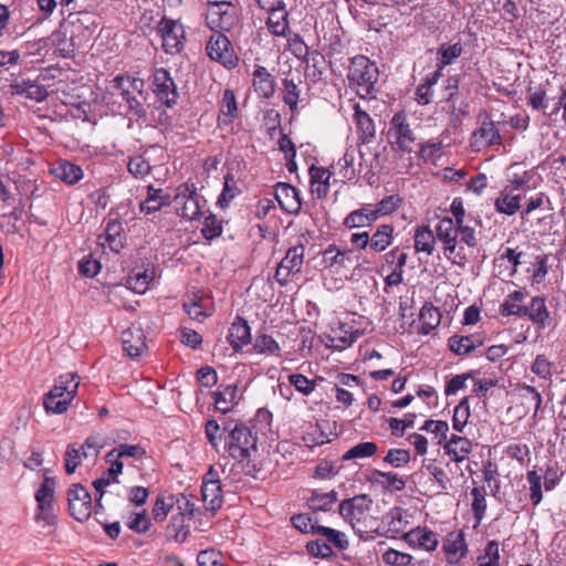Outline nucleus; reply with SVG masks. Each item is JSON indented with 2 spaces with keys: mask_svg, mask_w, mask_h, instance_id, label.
<instances>
[{
  "mask_svg": "<svg viewBox=\"0 0 566 566\" xmlns=\"http://www.w3.org/2000/svg\"><path fill=\"white\" fill-rule=\"evenodd\" d=\"M233 6L228 1H214L208 3L206 21L211 30H229L233 22V15L230 12Z\"/></svg>",
  "mask_w": 566,
  "mask_h": 566,
  "instance_id": "1a4fd4ad",
  "label": "nucleus"
},
{
  "mask_svg": "<svg viewBox=\"0 0 566 566\" xmlns=\"http://www.w3.org/2000/svg\"><path fill=\"white\" fill-rule=\"evenodd\" d=\"M419 321V333L428 335L439 326L441 313L431 302H426L420 310Z\"/></svg>",
  "mask_w": 566,
  "mask_h": 566,
  "instance_id": "5701e85b",
  "label": "nucleus"
},
{
  "mask_svg": "<svg viewBox=\"0 0 566 566\" xmlns=\"http://www.w3.org/2000/svg\"><path fill=\"white\" fill-rule=\"evenodd\" d=\"M151 85L154 94L166 107L171 108L177 104L179 93L175 80L167 69L155 70Z\"/></svg>",
  "mask_w": 566,
  "mask_h": 566,
  "instance_id": "6e6552de",
  "label": "nucleus"
},
{
  "mask_svg": "<svg viewBox=\"0 0 566 566\" xmlns=\"http://www.w3.org/2000/svg\"><path fill=\"white\" fill-rule=\"evenodd\" d=\"M378 451V446L374 441L359 442L348 449L342 457L343 461H350L355 459L370 458Z\"/></svg>",
  "mask_w": 566,
  "mask_h": 566,
  "instance_id": "c03bdc74",
  "label": "nucleus"
},
{
  "mask_svg": "<svg viewBox=\"0 0 566 566\" xmlns=\"http://www.w3.org/2000/svg\"><path fill=\"white\" fill-rule=\"evenodd\" d=\"M180 499L175 494L161 493L157 496L151 514L155 521L163 522L166 520L168 513L174 509L176 504H179Z\"/></svg>",
  "mask_w": 566,
  "mask_h": 566,
  "instance_id": "2f4dec72",
  "label": "nucleus"
},
{
  "mask_svg": "<svg viewBox=\"0 0 566 566\" xmlns=\"http://www.w3.org/2000/svg\"><path fill=\"white\" fill-rule=\"evenodd\" d=\"M200 199L201 197L198 195L195 200H189L187 203H184V207L177 208V213L187 220L199 219L202 214Z\"/></svg>",
  "mask_w": 566,
  "mask_h": 566,
  "instance_id": "338daca9",
  "label": "nucleus"
},
{
  "mask_svg": "<svg viewBox=\"0 0 566 566\" xmlns=\"http://www.w3.org/2000/svg\"><path fill=\"white\" fill-rule=\"evenodd\" d=\"M412 556L408 553H402L394 548H388L382 554V562L390 566H410L412 563Z\"/></svg>",
  "mask_w": 566,
  "mask_h": 566,
  "instance_id": "680f3d73",
  "label": "nucleus"
},
{
  "mask_svg": "<svg viewBox=\"0 0 566 566\" xmlns=\"http://www.w3.org/2000/svg\"><path fill=\"white\" fill-rule=\"evenodd\" d=\"M308 174L312 192L315 193L318 199L325 198L329 191V178L332 174L324 167L315 165L310 167Z\"/></svg>",
  "mask_w": 566,
  "mask_h": 566,
  "instance_id": "aec40b11",
  "label": "nucleus"
},
{
  "mask_svg": "<svg viewBox=\"0 0 566 566\" xmlns=\"http://www.w3.org/2000/svg\"><path fill=\"white\" fill-rule=\"evenodd\" d=\"M127 527L137 534H144L149 531L151 520L146 510L140 512H133L126 523Z\"/></svg>",
  "mask_w": 566,
  "mask_h": 566,
  "instance_id": "603ef678",
  "label": "nucleus"
},
{
  "mask_svg": "<svg viewBox=\"0 0 566 566\" xmlns=\"http://www.w3.org/2000/svg\"><path fill=\"white\" fill-rule=\"evenodd\" d=\"M419 150L417 153V157L419 160H422L423 163L428 161H436L438 158V153L442 148V142L437 140H428V142H421L418 144Z\"/></svg>",
  "mask_w": 566,
  "mask_h": 566,
  "instance_id": "5fc2aeb1",
  "label": "nucleus"
},
{
  "mask_svg": "<svg viewBox=\"0 0 566 566\" xmlns=\"http://www.w3.org/2000/svg\"><path fill=\"white\" fill-rule=\"evenodd\" d=\"M483 345L482 339H474L472 335H452L448 339V348L458 356L469 355Z\"/></svg>",
  "mask_w": 566,
  "mask_h": 566,
  "instance_id": "393cba45",
  "label": "nucleus"
},
{
  "mask_svg": "<svg viewBox=\"0 0 566 566\" xmlns=\"http://www.w3.org/2000/svg\"><path fill=\"white\" fill-rule=\"evenodd\" d=\"M238 117V105L234 92L227 88L223 92L220 114L218 116V126H227L233 123Z\"/></svg>",
  "mask_w": 566,
  "mask_h": 566,
  "instance_id": "b1692460",
  "label": "nucleus"
},
{
  "mask_svg": "<svg viewBox=\"0 0 566 566\" xmlns=\"http://www.w3.org/2000/svg\"><path fill=\"white\" fill-rule=\"evenodd\" d=\"M64 25H65V21H63L60 24V28L51 34L49 40H51L52 43L56 46V50L59 51L60 56H62L64 59H69V57H72L74 54L75 45L73 43V36L71 38L70 41H67L66 31H63ZM46 42H48V39L42 38L35 44H39V45L43 44L45 46Z\"/></svg>",
  "mask_w": 566,
  "mask_h": 566,
  "instance_id": "412c9836",
  "label": "nucleus"
},
{
  "mask_svg": "<svg viewBox=\"0 0 566 566\" xmlns=\"http://www.w3.org/2000/svg\"><path fill=\"white\" fill-rule=\"evenodd\" d=\"M289 382L304 396H310L313 392V382L303 374H291Z\"/></svg>",
  "mask_w": 566,
  "mask_h": 566,
  "instance_id": "774afa93",
  "label": "nucleus"
},
{
  "mask_svg": "<svg viewBox=\"0 0 566 566\" xmlns=\"http://www.w3.org/2000/svg\"><path fill=\"white\" fill-rule=\"evenodd\" d=\"M332 428H336V422H331L329 420L317 421L313 432L307 433V437H305L304 440L310 442L312 446H323L331 441L327 431L332 433Z\"/></svg>",
  "mask_w": 566,
  "mask_h": 566,
  "instance_id": "a19ab883",
  "label": "nucleus"
},
{
  "mask_svg": "<svg viewBox=\"0 0 566 566\" xmlns=\"http://www.w3.org/2000/svg\"><path fill=\"white\" fill-rule=\"evenodd\" d=\"M127 169L137 179H143L151 171L149 160L143 155L129 157Z\"/></svg>",
  "mask_w": 566,
  "mask_h": 566,
  "instance_id": "6e6d98bb",
  "label": "nucleus"
},
{
  "mask_svg": "<svg viewBox=\"0 0 566 566\" xmlns=\"http://www.w3.org/2000/svg\"><path fill=\"white\" fill-rule=\"evenodd\" d=\"M14 88L18 94H24L27 98L35 102H43L49 96L44 85L29 78L17 83Z\"/></svg>",
  "mask_w": 566,
  "mask_h": 566,
  "instance_id": "c756f323",
  "label": "nucleus"
},
{
  "mask_svg": "<svg viewBox=\"0 0 566 566\" xmlns=\"http://www.w3.org/2000/svg\"><path fill=\"white\" fill-rule=\"evenodd\" d=\"M350 253L352 250H340L336 244L328 245L322 252L325 268H333L335 265H338L339 268H346V261H350Z\"/></svg>",
  "mask_w": 566,
  "mask_h": 566,
  "instance_id": "58836bf2",
  "label": "nucleus"
},
{
  "mask_svg": "<svg viewBox=\"0 0 566 566\" xmlns=\"http://www.w3.org/2000/svg\"><path fill=\"white\" fill-rule=\"evenodd\" d=\"M423 467L426 468L427 472L434 479L436 483L438 484L441 492H447L450 486V479L447 475L443 468H441L437 460H429L428 463H426V460L423 461Z\"/></svg>",
  "mask_w": 566,
  "mask_h": 566,
  "instance_id": "8fccbe9b",
  "label": "nucleus"
},
{
  "mask_svg": "<svg viewBox=\"0 0 566 566\" xmlns=\"http://www.w3.org/2000/svg\"><path fill=\"white\" fill-rule=\"evenodd\" d=\"M304 252L305 247L302 243L289 248L285 256L280 262V268H285V271L292 275L300 273L304 261Z\"/></svg>",
  "mask_w": 566,
  "mask_h": 566,
  "instance_id": "cd10ccee",
  "label": "nucleus"
},
{
  "mask_svg": "<svg viewBox=\"0 0 566 566\" xmlns=\"http://www.w3.org/2000/svg\"><path fill=\"white\" fill-rule=\"evenodd\" d=\"M387 140L395 153L410 154L413 151L411 144L417 140V137L403 111L397 112L390 119Z\"/></svg>",
  "mask_w": 566,
  "mask_h": 566,
  "instance_id": "7ed1b4c3",
  "label": "nucleus"
},
{
  "mask_svg": "<svg viewBox=\"0 0 566 566\" xmlns=\"http://www.w3.org/2000/svg\"><path fill=\"white\" fill-rule=\"evenodd\" d=\"M371 500L367 494L356 495L343 500L338 505V514L345 520L352 522L356 517V512L361 515L369 510Z\"/></svg>",
  "mask_w": 566,
  "mask_h": 566,
  "instance_id": "f3484780",
  "label": "nucleus"
},
{
  "mask_svg": "<svg viewBox=\"0 0 566 566\" xmlns=\"http://www.w3.org/2000/svg\"><path fill=\"white\" fill-rule=\"evenodd\" d=\"M287 42L293 55L296 59L306 63L310 62V48L306 45L303 38L298 33H294L292 36H289Z\"/></svg>",
  "mask_w": 566,
  "mask_h": 566,
  "instance_id": "13d9d810",
  "label": "nucleus"
},
{
  "mask_svg": "<svg viewBox=\"0 0 566 566\" xmlns=\"http://www.w3.org/2000/svg\"><path fill=\"white\" fill-rule=\"evenodd\" d=\"M401 539L412 548H422L427 552L436 551L439 544L436 533L428 527L421 526L403 533Z\"/></svg>",
  "mask_w": 566,
  "mask_h": 566,
  "instance_id": "f8f14e48",
  "label": "nucleus"
},
{
  "mask_svg": "<svg viewBox=\"0 0 566 566\" xmlns=\"http://www.w3.org/2000/svg\"><path fill=\"white\" fill-rule=\"evenodd\" d=\"M354 120L356 123L358 139L361 144H368L376 135L374 119L358 103L354 105Z\"/></svg>",
  "mask_w": 566,
  "mask_h": 566,
  "instance_id": "6ab92c4d",
  "label": "nucleus"
},
{
  "mask_svg": "<svg viewBox=\"0 0 566 566\" xmlns=\"http://www.w3.org/2000/svg\"><path fill=\"white\" fill-rule=\"evenodd\" d=\"M126 233L119 218L109 219L103 234L98 235V243H107L112 252L119 253L125 247Z\"/></svg>",
  "mask_w": 566,
  "mask_h": 566,
  "instance_id": "9b49d317",
  "label": "nucleus"
},
{
  "mask_svg": "<svg viewBox=\"0 0 566 566\" xmlns=\"http://www.w3.org/2000/svg\"><path fill=\"white\" fill-rule=\"evenodd\" d=\"M411 460L410 451L407 449H389L382 461L392 468H402Z\"/></svg>",
  "mask_w": 566,
  "mask_h": 566,
  "instance_id": "052dcab7",
  "label": "nucleus"
},
{
  "mask_svg": "<svg viewBox=\"0 0 566 566\" xmlns=\"http://www.w3.org/2000/svg\"><path fill=\"white\" fill-rule=\"evenodd\" d=\"M472 451V442L467 437L450 449V451L444 452L450 457V459L455 462H462Z\"/></svg>",
  "mask_w": 566,
  "mask_h": 566,
  "instance_id": "0e129e2a",
  "label": "nucleus"
},
{
  "mask_svg": "<svg viewBox=\"0 0 566 566\" xmlns=\"http://www.w3.org/2000/svg\"><path fill=\"white\" fill-rule=\"evenodd\" d=\"M155 277L154 268L144 269L143 271L133 270L127 276V286L136 293H144L149 286V283Z\"/></svg>",
  "mask_w": 566,
  "mask_h": 566,
  "instance_id": "473e14b6",
  "label": "nucleus"
},
{
  "mask_svg": "<svg viewBox=\"0 0 566 566\" xmlns=\"http://www.w3.org/2000/svg\"><path fill=\"white\" fill-rule=\"evenodd\" d=\"M201 495L207 510L216 513L222 507L223 495L221 483L201 485Z\"/></svg>",
  "mask_w": 566,
  "mask_h": 566,
  "instance_id": "72a5a7b5",
  "label": "nucleus"
},
{
  "mask_svg": "<svg viewBox=\"0 0 566 566\" xmlns=\"http://www.w3.org/2000/svg\"><path fill=\"white\" fill-rule=\"evenodd\" d=\"M471 495L473 497L471 510L475 520L474 528H476L482 520L484 518L486 512V500H485V489L484 486H475L471 490Z\"/></svg>",
  "mask_w": 566,
  "mask_h": 566,
  "instance_id": "a18cd8bd",
  "label": "nucleus"
},
{
  "mask_svg": "<svg viewBox=\"0 0 566 566\" xmlns=\"http://www.w3.org/2000/svg\"><path fill=\"white\" fill-rule=\"evenodd\" d=\"M202 237L211 242L218 238H220L223 233V220L219 219L214 213L210 212L203 221V226L201 228Z\"/></svg>",
  "mask_w": 566,
  "mask_h": 566,
  "instance_id": "49530a36",
  "label": "nucleus"
},
{
  "mask_svg": "<svg viewBox=\"0 0 566 566\" xmlns=\"http://www.w3.org/2000/svg\"><path fill=\"white\" fill-rule=\"evenodd\" d=\"M348 61L347 80L349 87L355 88L360 98H376L375 84L379 77L376 63L363 54L355 55Z\"/></svg>",
  "mask_w": 566,
  "mask_h": 566,
  "instance_id": "f257e3e1",
  "label": "nucleus"
},
{
  "mask_svg": "<svg viewBox=\"0 0 566 566\" xmlns=\"http://www.w3.org/2000/svg\"><path fill=\"white\" fill-rule=\"evenodd\" d=\"M314 530L316 531V535L323 536L325 542L338 551H346L348 548L349 542L345 533L324 525H321V527H316Z\"/></svg>",
  "mask_w": 566,
  "mask_h": 566,
  "instance_id": "ea45409f",
  "label": "nucleus"
},
{
  "mask_svg": "<svg viewBox=\"0 0 566 566\" xmlns=\"http://www.w3.org/2000/svg\"><path fill=\"white\" fill-rule=\"evenodd\" d=\"M78 376L73 373L61 375L50 391L43 397L46 412L64 413L77 394Z\"/></svg>",
  "mask_w": 566,
  "mask_h": 566,
  "instance_id": "f03ea898",
  "label": "nucleus"
},
{
  "mask_svg": "<svg viewBox=\"0 0 566 566\" xmlns=\"http://www.w3.org/2000/svg\"><path fill=\"white\" fill-rule=\"evenodd\" d=\"M253 349L259 354L266 355H274L281 350L279 343L268 334L256 335Z\"/></svg>",
  "mask_w": 566,
  "mask_h": 566,
  "instance_id": "4d7b16f0",
  "label": "nucleus"
},
{
  "mask_svg": "<svg viewBox=\"0 0 566 566\" xmlns=\"http://www.w3.org/2000/svg\"><path fill=\"white\" fill-rule=\"evenodd\" d=\"M157 32L163 39V49L166 53L174 55L184 50L186 31L178 20L164 15L158 23Z\"/></svg>",
  "mask_w": 566,
  "mask_h": 566,
  "instance_id": "39448f33",
  "label": "nucleus"
},
{
  "mask_svg": "<svg viewBox=\"0 0 566 566\" xmlns=\"http://www.w3.org/2000/svg\"><path fill=\"white\" fill-rule=\"evenodd\" d=\"M463 53V46L460 41L453 44L442 43L437 50L439 69H446Z\"/></svg>",
  "mask_w": 566,
  "mask_h": 566,
  "instance_id": "e433bc0d",
  "label": "nucleus"
},
{
  "mask_svg": "<svg viewBox=\"0 0 566 566\" xmlns=\"http://www.w3.org/2000/svg\"><path fill=\"white\" fill-rule=\"evenodd\" d=\"M521 196L512 195L510 191V187L506 186L502 191L500 197L495 200V209L500 213H504L507 216L515 214L521 208Z\"/></svg>",
  "mask_w": 566,
  "mask_h": 566,
  "instance_id": "7c9ffc66",
  "label": "nucleus"
},
{
  "mask_svg": "<svg viewBox=\"0 0 566 566\" xmlns=\"http://www.w3.org/2000/svg\"><path fill=\"white\" fill-rule=\"evenodd\" d=\"M207 55L219 62L224 67L231 70L238 65L239 57L235 54L232 43L227 35L221 32L212 34L206 45Z\"/></svg>",
  "mask_w": 566,
  "mask_h": 566,
  "instance_id": "423d86ee",
  "label": "nucleus"
},
{
  "mask_svg": "<svg viewBox=\"0 0 566 566\" xmlns=\"http://www.w3.org/2000/svg\"><path fill=\"white\" fill-rule=\"evenodd\" d=\"M405 513L406 510L400 506H395L384 516V522H387L388 525V528L385 532L386 537L394 539L398 538V535L408 524Z\"/></svg>",
  "mask_w": 566,
  "mask_h": 566,
  "instance_id": "4be33fe9",
  "label": "nucleus"
},
{
  "mask_svg": "<svg viewBox=\"0 0 566 566\" xmlns=\"http://www.w3.org/2000/svg\"><path fill=\"white\" fill-rule=\"evenodd\" d=\"M291 524L302 534H315L314 528L321 527L319 524L313 522V516L310 513H298L291 516Z\"/></svg>",
  "mask_w": 566,
  "mask_h": 566,
  "instance_id": "864d4df0",
  "label": "nucleus"
},
{
  "mask_svg": "<svg viewBox=\"0 0 566 566\" xmlns=\"http://www.w3.org/2000/svg\"><path fill=\"white\" fill-rule=\"evenodd\" d=\"M436 244V237L429 226H420L415 232V249L417 252L432 254Z\"/></svg>",
  "mask_w": 566,
  "mask_h": 566,
  "instance_id": "4c0bfd02",
  "label": "nucleus"
},
{
  "mask_svg": "<svg viewBox=\"0 0 566 566\" xmlns=\"http://www.w3.org/2000/svg\"><path fill=\"white\" fill-rule=\"evenodd\" d=\"M471 416L470 396L463 397L453 410L452 427L458 432H463Z\"/></svg>",
  "mask_w": 566,
  "mask_h": 566,
  "instance_id": "37998d69",
  "label": "nucleus"
},
{
  "mask_svg": "<svg viewBox=\"0 0 566 566\" xmlns=\"http://www.w3.org/2000/svg\"><path fill=\"white\" fill-rule=\"evenodd\" d=\"M124 352L130 358H138L147 349L146 336L142 327L132 325L122 333Z\"/></svg>",
  "mask_w": 566,
  "mask_h": 566,
  "instance_id": "4468645a",
  "label": "nucleus"
},
{
  "mask_svg": "<svg viewBox=\"0 0 566 566\" xmlns=\"http://www.w3.org/2000/svg\"><path fill=\"white\" fill-rule=\"evenodd\" d=\"M258 437L245 424L239 423L231 429V437L226 438V449L230 457L239 462L250 458L251 450H256Z\"/></svg>",
  "mask_w": 566,
  "mask_h": 566,
  "instance_id": "20e7f679",
  "label": "nucleus"
},
{
  "mask_svg": "<svg viewBox=\"0 0 566 566\" xmlns=\"http://www.w3.org/2000/svg\"><path fill=\"white\" fill-rule=\"evenodd\" d=\"M55 478L45 475L34 495L36 504H53L55 499Z\"/></svg>",
  "mask_w": 566,
  "mask_h": 566,
  "instance_id": "09e8293b",
  "label": "nucleus"
},
{
  "mask_svg": "<svg viewBox=\"0 0 566 566\" xmlns=\"http://www.w3.org/2000/svg\"><path fill=\"white\" fill-rule=\"evenodd\" d=\"M305 549L307 555L313 558L331 559L335 557L332 546L322 538L308 541L305 545Z\"/></svg>",
  "mask_w": 566,
  "mask_h": 566,
  "instance_id": "de8ad7c7",
  "label": "nucleus"
},
{
  "mask_svg": "<svg viewBox=\"0 0 566 566\" xmlns=\"http://www.w3.org/2000/svg\"><path fill=\"white\" fill-rule=\"evenodd\" d=\"M394 230L390 223L379 224L370 235V250L375 253L384 252L392 243Z\"/></svg>",
  "mask_w": 566,
  "mask_h": 566,
  "instance_id": "bb28decb",
  "label": "nucleus"
},
{
  "mask_svg": "<svg viewBox=\"0 0 566 566\" xmlns=\"http://www.w3.org/2000/svg\"><path fill=\"white\" fill-rule=\"evenodd\" d=\"M51 172L66 185H75L83 178V169L81 166L69 160H62L59 165L51 169Z\"/></svg>",
  "mask_w": 566,
  "mask_h": 566,
  "instance_id": "a878e982",
  "label": "nucleus"
},
{
  "mask_svg": "<svg viewBox=\"0 0 566 566\" xmlns=\"http://www.w3.org/2000/svg\"><path fill=\"white\" fill-rule=\"evenodd\" d=\"M227 340L234 353L242 352L245 345H249L252 340L251 328L248 321L237 315L231 326L229 327Z\"/></svg>",
  "mask_w": 566,
  "mask_h": 566,
  "instance_id": "ddd939ff",
  "label": "nucleus"
},
{
  "mask_svg": "<svg viewBox=\"0 0 566 566\" xmlns=\"http://www.w3.org/2000/svg\"><path fill=\"white\" fill-rule=\"evenodd\" d=\"M223 189L218 197L217 205L221 209H227L237 196L241 193V189L237 186L233 174L228 172L224 177Z\"/></svg>",
  "mask_w": 566,
  "mask_h": 566,
  "instance_id": "79ce46f5",
  "label": "nucleus"
},
{
  "mask_svg": "<svg viewBox=\"0 0 566 566\" xmlns=\"http://www.w3.org/2000/svg\"><path fill=\"white\" fill-rule=\"evenodd\" d=\"M67 506L70 515L77 522L87 521L93 513L92 496L81 483H73L67 489Z\"/></svg>",
  "mask_w": 566,
  "mask_h": 566,
  "instance_id": "0eeeda50",
  "label": "nucleus"
},
{
  "mask_svg": "<svg viewBox=\"0 0 566 566\" xmlns=\"http://www.w3.org/2000/svg\"><path fill=\"white\" fill-rule=\"evenodd\" d=\"M253 87L259 97L270 99L276 91V80L263 65L256 64L253 71Z\"/></svg>",
  "mask_w": 566,
  "mask_h": 566,
  "instance_id": "dca6fc26",
  "label": "nucleus"
},
{
  "mask_svg": "<svg viewBox=\"0 0 566 566\" xmlns=\"http://www.w3.org/2000/svg\"><path fill=\"white\" fill-rule=\"evenodd\" d=\"M237 389L238 387L234 384H221L218 389L212 392L214 409L220 411L222 415L230 412L233 406L238 405L239 402L237 399Z\"/></svg>",
  "mask_w": 566,
  "mask_h": 566,
  "instance_id": "a211bd4d",
  "label": "nucleus"
},
{
  "mask_svg": "<svg viewBox=\"0 0 566 566\" xmlns=\"http://www.w3.org/2000/svg\"><path fill=\"white\" fill-rule=\"evenodd\" d=\"M337 500L338 493L334 490L327 493H321L317 490H313L311 497L307 500V506L313 513L329 512Z\"/></svg>",
  "mask_w": 566,
  "mask_h": 566,
  "instance_id": "c85d7f7f",
  "label": "nucleus"
},
{
  "mask_svg": "<svg viewBox=\"0 0 566 566\" xmlns=\"http://www.w3.org/2000/svg\"><path fill=\"white\" fill-rule=\"evenodd\" d=\"M269 17L266 20V27L275 36H282L286 38L290 35V13L289 12H280V13H272L268 12Z\"/></svg>",
  "mask_w": 566,
  "mask_h": 566,
  "instance_id": "f704fd0d",
  "label": "nucleus"
},
{
  "mask_svg": "<svg viewBox=\"0 0 566 566\" xmlns=\"http://www.w3.org/2000/svg\"><path fill=\"white\" fill-rule=\"evenodd\" d=\"M198 197L195 184L184 182L176 189V195L172 197L174 203L177 208L184 207L189 200H195Z\"/></svg>",
  "mask_w": 566,
  "mask_h": 566,
  "instance_id": "bf43d9fd",
  "label": "nucleus"
},
{
  "mask_svg": "<svg viewBox=\"0 0 566 566\" xmlns=\"http://www.w3.org/2000/svg\"><path fill=\"white\" fill-rule=\"evenodd\" d=\"M533 323L545 327L549 321V313L545 305V298L535 296L532 298L530 306H526V315Z\"/></svg>",
  "mask_w": 566,
  "mask_h": 566,
  "instance_id": "c9c22d12",
  "label": "nucleus"
},
{
  "mask_svg": "<svg viewBox=\"0 0 566 566\" xmlns=\"http://www.w3.org/2000/svg\"><path fill=\"white\" fill-rule=\"evenodd\" d=\"M274 188V197L281 209L286 213L297 214L302 209L298 189L287 182H277Z\"/></svg>",
  "mask_w": 566,
  "mask_h": 566,
  "instance_id": "9d476101",
  "label": "nucleus"
},
{
  "mask_svg": "<svg viewBox=\"0 0 566 566\" xmlns=\"http://www.w3.org/2000/svg\"><path fill=\"white\" fill-rule=\"evenodd\" d=\"M402 201L403 199L399 195H390L384 197L376 205V208L380 210L379 213L381 214V217L389 216L400 208Z\"/></svg>",
  "mask_w": 566,
  "mask_h": 566,
  "instance_id": "e2e57ef3",
  "label": "nucleus"
},
{
  "mask_svg": "<svg viewBox=\"0 0 566 566\" xmlns=\"http://www.w3.org/2000/svg\"><path fill=\"white\" fill-rule=\"evenodd\" d=\"M436 233L439 241L458 240V224L451 217H444L436 226Z\"/></svg>",
  "mask_w": 566,
  "mask_h": 566,
  "instance_id": "3c124183",
  "label": "nucleus"
},
{
  "mask_svg": "<svg viewBox=\"0 0 566 566\" xmlns=\"http://www.w3.org/2000/svg\"><path fill=\"white\" fill-rule=\"evenodd\" d=\"M481 143L483 147H491L494 145H502L503 139L500 130L495 124L490 119L488 113H485V119L482 120L479 129L474 130L471 136V146L474 147Z\"/></svg>",
  "mask_w": 566,
  "mask_h": 566,
  "instance_id": "2eb2a0df",
  "label": "nucleus"
},
{
  "mask_svg": "<svg viewBox=\"0 0 566 566\" xmlns=\"http://www.w3.org/2000/svg\"><path fill=\"white\" fill-rule=\"evenodd\" d=\"M83 458L81 449L75 448V444H69L65 451L64 464L66 474H73L76 468L81 464Z\"/></svg>",
  "mask_w": 566,
  "mask_h": 566,
  "instance_id": "69168bd1",
  "label": "nucleus"
}]
</instances>
